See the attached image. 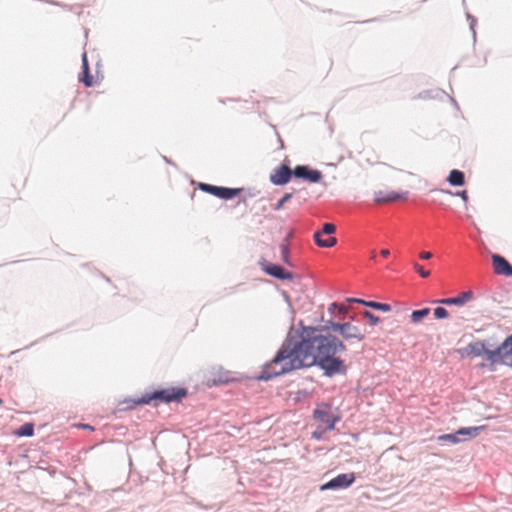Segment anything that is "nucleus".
Returning <instances> with one entry per match:
<instances>
[{"label": "nucleus", "instance_id": "nucleus-18", "mask_svg": "<svg viewBox=\"0 0 512 512\" xmlns=\"http://www.w3.org/2000/svg\"><path fill=\"white\" fill-rule=\"evenodd\" d=\"M404 198V196L402 194H399L397 192H394V191H391L387 194H383V192H379L377 193V196H376V202L378 203H388V202H393V201H397L399 199H402Z\"/></svg>", "mask_w": 512, "mask_h": 512}, {"label": "nucleus", "instance_id": "nucleus-8", "mask_svg": "<svg viewBox=\"0 0 512 512\" xmlns=\"http://www.w3.org/2000/svg\"><path fill=\"white\" fill-rule=\"evenodd\" d=\"M199 187L202 191L208 192L221 199H231L237 196L241 191L240 189L218 187L206 183H201Z\"/></svg>", "mask_w": 512, "mask_h": 512}, {"label": "nucleus", "instance_id": "nucleus-15", "mask_svg": "<svg viewBox=\"0 0 512 512\" xmlns=\"http://www.w3.org/2000/svg\"><path fill=\"white\" fill-rule=\"evenodd\" d=\"M447 181L452 186H463L465 184L464 173L457 169L451 170Z\"/></svg>", "mask_w": 512, "mask_h": 512}, {"label": "nucleus", "instance_id": "nucleus-5", "mask_svg": "<svg viewBox=\"0 0 512 512\" xmlns=\"http://www.w3.org/2000/svg\"><path fill=\"white\" fill-rule=\"evenodd\" d=\"M328 328L335 332H339L346 340L355 339L357 341H362L365 338V335L361 332L360 328L349 322L339 324L329 321Z\"/></svg>", "mask_w": 512, "mask_h": 512}, {"label": "nucleus", "instance_id": "nucleus-33", "mask_svg": "<svg viewBox=\"0 0 512 512\" xmlns=\"http://www.w3.org/2000/svg\"><path fill=\"white\" fill-rule=\"evenodd\" d=\"M419 257L423 260H429L432 257V253L428 251L421 252Z\"/></svg>", "mask_w": 512, "mask_h": 512}, {"label": "nucleus", "instance_id": "nucleus-32", "mask_svg": "<svg viewBox=\"0 0 512 512\" xmlns=\"http://www.w3.org/2000/svg\"><path fill=\"white\" fill-rule=\"evenodd\" d=\"M281 252H282V258L283 260L288 263V248L286 245L281 246Z\"/></svg>", "mask_w": 512, "mask_h": 512}, {"label": "nucleus", "instance_id": "nucleus-10", "mask_svg": "<svg viewBox=\"0 0 512 512\" xmlns=\"http://www.w3.org/2000/svg\"><path fill=\"white\" fill-rule=\"evenodd\" d=\"M292 175L297 178H303L311 183L319 182L322 178V173L318 170H309L307 166H297Z\"/></svg>", "mask_w": 512, "mask_h": 512}, {"label": "nucleus", "instance_id": "nucleus-17", "mask_svg": "<svg viewBox=\"0 0 512 512\" xmlns=\"http://www.w3.org/2000/svg\"><path fill=\"white\" fill-rule=\"evenodd\" d=\"M83 62V75L80 78V81L84 83L86 87H91L93 85V77L89 74V66L87 61L86 53L82 56Z\"/></svg>", "mask_w": 512, "mask_h": 512}, {"label": "nucleus", "instance_id": "nucleus-9", "mask_svg": "<svg viewBox=\"0 0 512 512\" xmlns=\"http://www.w3.org/2000/svg\"><path fill=\"white\" fill-rule=\"evenodd\" d=\"M292 170L287 165H280L270 174V181L275 185H284L290 181Z\"/></svg>", "mask_w": 512, "mask_h": 512}, {"label": "nucleus", "instance_id": "nucleus-12", "mask_svg": "<svg viewBox=\"0 0 512 512\" xmlns=\"http://www.w3.org/2000/svg\"><path fill=\"white\" fill-rule=\"evenodd\" d=\"M265 272L275 278L281 279V280H290L293 278V274L291 272L286 271L284 268H282L279 265L271 264L264 268Z\"/></svg>", "mask_w": 512, "mask_h": 512}, {"label": "nucleus", "instance_id": "nucleus-31", "mask_svg": "<svg viewBox=\"0 0 512 512\" xmlns=\"http://www.w3.org/2000/svg\"><path fill=\"white\" fill-rule=\"evenodd\" d=\"M371 154H372V156H373V159H371L370 157H367V158H366V162H367V164H369V165H374V164L379 163V157H378V155H377L374 151H371Z\"/></svg>", "mask_w": 512, "mask_h": 512}, {"label": "nucleus", "instance_id": "nucleus-37", "mask_svg": "<svg viewBox=\"0 0 512 512\" xmlns=\"http://www.w3.org/2000/svg\"><path fill=\"white\" fill-rule=\"evenodd\" d=\"M3 403L2 399H0V405Z\"/></svg>", "mask_w": 512, "mask_h": 512}, {"label": "nucleus", "instance_id": "nucleus-6", "mask_svg": "<svg viewBox=\"0 0 512 512\" xmlns=\"http://www.w3.org/2000/svg\"><path fill=\"white\" fill-rule=\"evenodd\" d=\"M314 419L322 424L326 425L327 430H333L336 422L339 420L338 417L334 416L328 404L319 405L313 412Z\"/></svg>", "mask_w": 512, "mask_h": 512}, {"label": "nucleus", "instance_id": "nucleus-34", "mask_svg": "<svg viewBox=\"0 0 512 512\" xmlns=\"http://www.w3.org/2000/svg\"><path fill=\"white\" fill-rule=\"evenodd\" d=\"M347 301L361 303V304H363V302H365L364 300L357 299V298H349V299H347Z\"/></svg>", "mask_w": 512, "mask_h": 512}, {"label": "nucleus", "instance_id": "nucleus-22", "mask_svg": "<svg viewBox=\"0 0 512 512\" xmlns=\"http://www.w3.org/2000/svg\"><path fill=\"white\" fill-rule=\"evenodd\" d=\"M363 305L367 306V307H370V308H373V309H376V310H380V311H383V312H388L391 310V306L387 303H380V302H375V301H366V302H363Z\"/></svg>", "mask_w": 512, "mask_h": 512}, {"label": "nucleus", "instance_id": "nucleus-21", "mask_svg": "<svg viewBox=\"0 0 512 512\" xmlns=\"http://www.w3.org/2000/svg\"><path fill=\"white\" fill-rule=\"evenodd\" d=\"M15 435L23 437V436H33L34 434V425L32 423H25L19 429L14 432Z\"/></svg>", "mask_w": 512, "mask_h": 512}, {"label": "nucleus", "instance_id": "nucleus-29", "mask_svg": "<svg viewBox=\"0 0 512 512\" xmlns=\"http://www.w3.org/2000/svg\"><path fill=\"white\" fill-rule=\"evenodd\" d=\"M292 197L291 193H286L276 204L275 210H280L283 208L284 204L288 202Z\"/></svg>", "mask_w": 512, "mask_h": 512}, {"label": "nucleus", "instance_id": "nucleus-14", "mask_svg": "<svg viewBox=\"0 0 512 512\" xmlns=\"http://www.w3.org/2000/svg\"><path fill=\"white\" fill-rule=\"evenodd\" d=\"M468 353L474 357H479L485 355L487 357V353L492 350L487 349L486 345L483 342H475L470 343L467 347Z\"/></svg>", "mask_w": 512, "mask_h": 512}, {"label": "nucleus", "instance_id": "nucleus-23", "mask_svg": "<svg viewBox=\"0 0 512 512\" xmlns=\"http://www.w3.org/2000/svg\"><path fill=\"white\" fill-rule=\"evenodd\" d=\"M439 441H449L450 443L456 444L460 441L457 432L454 434H444L438 437Z\"/></svg>", "mask_w": 512, "mask_h": 512}, {"label": "nucleus", "instance_id": "nucleus-3", "mask_svg": "<svg viewBox=\"0 0 512 512\" xmlns=\"http://www.w3.org/2000/svg\"><path fill=\"white\" fill-rule=\"evenodd\" d=\"M187 395V391L184 388H166L154 391L153 393L145 394L141 398L134 401L136 405L149 404L153 400H159L161 402H179Z\"/></svg>", "mask_w": 512, "mask_h": 512}, {"label": "nucleus", "instance_id": "nucleus-13", "mask_svg": "<svg viewBox=\"0 0 512 512\" xmlns=\"http://www.w3.org/2000/svg\"><path fill=\"white\" fill-rule=\"evenodd\" d=\"M472 298H473V292L466 291L456 297L436 300L435 302L446 304V305H463L466 302H468L469 300H471Z\"/></svg>", "mask_w": 512, "mask_h": 512}, {"label": "nucleus", "instance_id": "nucleus-16", "mask_svg": "<svg viewBox=\"0 0 512 512\" xmlns=\"http://www.w3.org/2000/svg\"><path fill=\"white\" fill-rule=\"evenodd\" d=\"M322 233L321 232H315L314 234V240L316 242V244L319 246V247H325V248H330V247H333L336 243H337V240L335 237H323L322 238Z\"/></svg>", "mask_w": 512, "mask_h": 512}, {"label": "nucleus", "instance_id": "nucleus-11", "mask_svg": "<svg viewBox=\"0 0 512 512\" xmlns=\"http://www.w3.org/2000/svg\"><path fill=\"white\" fill-rule=\"evenodd\" d=\"M492 264L496 274L512 276V266L504 257L497 254L492 255Z\"/></svg>", "mask_w": 512, "mask_h": 512}, {"label": "nucleus", "instance_id": "nucleus-25", "mask_svg": "<svg viewBox=\"0 0 512 512\" xmlns=\"http://www.w3.org/2000/svg\"><path fill=\"white\" fill-rule=\"evenodd\" d=\"M443 193H446V194H449V195H455V196H458L460 197L465 203L468 202L469 200V196H468V192L466 190H463V191H459L457 193H453L451 192L450 190H442Z\"/></svg>", "mask_w": 512, "mask_h": 512}, {"label": "nucleus", "instance_id": "nucleus-24", "mask_svg": "<svg viewBox=\"0 0 512 512\" xmlns=\"http://www.w3.org/2000/svg\"><path fill=\"white\" fill-rule=\"evenodd\" d=\"M330 313H334L337 310L341 314H346L348 312V307L345 305H338L337 303H332L328 308Z\"/></svg>", "mask_w": 512, "mask_h": 512}, {"label": "nucleus", "instance_id": "nucleus-36", "mask_svg": "<svg viewBox=\"0 0 512 512\" xmlns=\"http://www.w3.org/2000/svg\"><path fill=\"white\" fill-rule=\"evenodd\" d=\"M82 427L85 429L93 430V427H91L90 425H87V424L83 425Z\"/></svg>", "mask_w": 512, "mask_h": 512}, {"label": "nucleus", "instance_id": "nucleus-19", "mask_svg": "<svg viewBox=\"0 0 512 512\" xmlns=\"http://www.w3.org/2000/svg\"><path fill=\"white\" fill-rule=\"evenodd\" d=\"M430 314L429 308L414 310L410 315V321L414 324L421 323Z\"/></svg>", "mask_w": 512, "mask_h": 512}, {"label": "nucleus", "instance_id": "nucleus-30", "mask_svg": "<svg viewBox=\"0 0 512 512\" xmlns=\"http://www.w3.org/2000/svg\"><path fill=\"white\" fill-rule=\"evenodd\" d=\"M414 269L419 273V275L422 277V278H427L430 276V271L428 270H425L421 265H419L418 263H414L413 265Z\"/></svg>", "mask_w": 512, "mask_h": 512}, {"label": "nucleus", "instance_id": "nucleus-20", "mask_svg": "<svg viewBox=\"0 0 512 512\" xmlns=\"http://www.w3.org/2000/svg\"><path fill=\"white\" fill-rule=\"evenodd\" d=\"M484 429V426H479V427H465V428H460L458 429L456 432H457V435L458 436H464V437H467V438H474L478 435V432L480 430Z\"/></svg>", "mask_w": 512, "mask_h": 512}, {"label": "nucleus", "instance_id": "nucleus-28", "mask_svg": "<svg viewBox=\"0 0 512 512\" xmlns=\"http://www.w3.org/2000/svg\"><path fill=\"white\" fill-rule=\"evenodd\" d=\"M336 231V226L332 223H325L323 226L322 231H320L322 234L325 235H331Z\"/></svg>", "mask_w": 512, "mask_h": 512}, {"label": "nucleus", "instance_id": "nucleus-26", "mask_svg": "<svg viewBox=\"0 0 512 512\" xmlns=\"http://www.w3.org/2000/svg\"><path fill=\"white\" fill-rule=\"evenodd\" d=\"M434 316L437 319H445L448 317V311L443 307H437L434 309Z\"/></svg>", "mask_w": 512, "mask_h": 512}, {"label": "nucleus", "instance_id": "nucleus-4", "mask_svg": "<svg viewBox=\"0 0 512 512\" xmlns=\"http://www.w3.org/2000/svg\"><path fill=\"white\" fill-rule=\"evenodd\" d=\"M487 360L491 370L499 364L512 367V334L497 349L487 353Z\"/></svg>", "mask_w": 512, "mask_h": 512}, {"label": "nucleus", "instance_id": "nucleus-1", "mask_svg": "<svg viewBox=\"0 0 512 512\" xmlns=\"http://www.w3.org/2000/svg\"><path fill=\"white\" fill-rule=\"evenodd\" d=\"M312 365H314V358L304 335L302 334L301 340L289 337L282 343L274 358L263 365L258 379L267 381Z\"/></svg>", "mask_w": 512, "mask_h": 512}, {"label": "nucleus", "instance_id": "nucleus-35", "mask_svg": "<svg viewBox=\"0 0 512 512\" xmlns=\"http://www.w3.org/2000/svg\"><path fill=\"white\" fill-rule=\"evenodd\" d=\"M380 254L383 256V257H388L389 254H390V251L388 249H383L381 250Z\"/></svg>", "mask_w": 512, "mask_h": 512}, {"label": "nucleus", "instance_id": "nucleus-7", "mask_svg": "<svg viewBox=\"0 0 512 512\" xmlns=\"http://www.w3.org/2000/svg\"><path fill=\"white\" fill-rule=\"evenodd\" d=\"M355 479H356V477H355V474L353 472L339 474L338 476H336L332 480H330L327 483L321 485L320 486V490L321 491H325V490H335V489L348 488L349 486H351L354 483Z\"/></svg>", "mask_w": 512, "mask_h": 512}, {"label": "nucleus", "instance_id": "nucleus-27", "mask_svg": "<svg viewBox=\"0 0 512 512\" xmlns=\"http://www.w3.org/2000/svg\"><path fill=\"white\" fill-rule=\"evenodd\" d=\"M364 317L368 319L371 325H376L380 321L379 317L374 315L370 311H364Z\"/></svg>", "mask_w": 512, "mask_h": 512}, {"label": "nucleus", "instance_id": "nucleus-2", "mask_svg": "<svg viewBox=\"0 0 512 512\" xmlns=\"http://www.w3.org/2000/svg\"><path fill=\"white\" fill-rule=\"evenodd\" d=\"M316 330V328L308 327L303 331L305 342L314 358V364H317L329 377L344 374L346 365L343 360L336 357V354L344 352L346 346L335 336L313 335Z\"/></svg>", "mask_w": 512, "mask_h": 512}]
</instances>
